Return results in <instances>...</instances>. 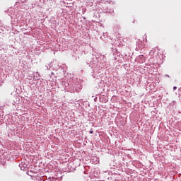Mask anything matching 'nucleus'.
I'll return each instance as SVG.
<instances>
[{"label": "nucleus", "mask_w": 181, "mask_h": 181, "mask_svg": "<svg viewBox=\"0 0 181 181\" xmlns=\"http://www.w3.org/2000/svg\"><path fill=\"white\" fill-rule=\"evenodd\" d=\"M173 90H177V87L174 86V87H173Z\"/></svg>", "instance_id": "f257e3e1"}, {"label": "nucleus", "mask_w": 181, "mask_h": 181, "mask_svg": "<svg viewBox=\"0 0 181 181\" xmlns=\"http://www.w3.org/2000/svg\"><path fill=\"white\" fill-rule=\"evenodd\" d=\"M90 134H93V132H90Z\"/></svg>", "instance_id": "7ed1b4c3"}, {"label": "nucleus", "mask_w": 181, "mask_h": 181, "mask_svg": "<svg viewBox=\"0 0 181 181\" xmlns=\"http://www.w3.org/2000/svg\"><path fill=\"white\" fill-rule=\"evenodd\" d=\"M40 180H43V177H42H42L40 178Z\"/></svg>", "instance_id": "f03ea898"}]
</instances>
